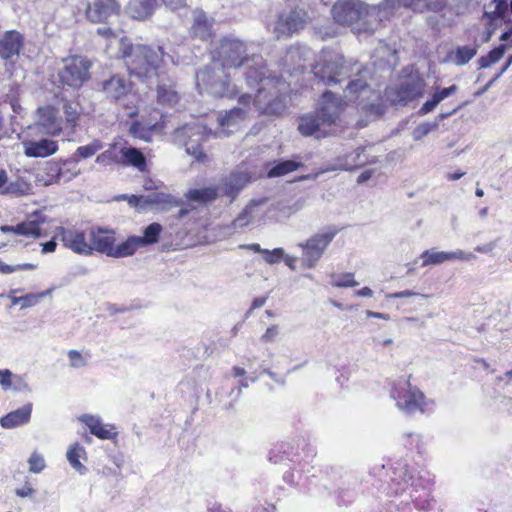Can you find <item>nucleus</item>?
I'll use <instances>...</instances> for the list:
<instances>
[{"instance_id": "obj_19", "label": "nucleus", "mask_w": 512, "mask_h": 512, "mask_svg": "<svg viewBox=\"0 0 512 512\" xmlns=\"http://www.w3.org/2000/svg\"><path fill=\"white\" fill-rule=\"evenodd\" d=\"M120 5L116 0H94L86 9V16L92 22H105L118 16Z\"/></svg>"}, {"instance_id": "obj_27", "label": "nucleus", "mask_w": 512, "mask_h": 512, "mask_svg": "<svg viewBox=\"0 0 512 512\" xmlns=\"http://www.w3.org/2000/svg\"><path fill=\"white\" fill-rule=\"evenodd\" d=\"M32 407V403H27L21 408L11 411L1 417V427L4 429H13L28 424L31 419Z\"/></svg>"}, {"instance_id": "obj_41", "label": "nucleus", "mask_w": 512, "mask_h": 512, "mask_svg": "<svg viewBox=\"0 0 512 512\" xmlns=\"http://www.w3.org/2000/svg\"><path fill=\"white\" fill-rule=\"evenodd\" d=\"M302 164L293 160H285L276 163L267 173L269 178L281 177L297 170Z\"/></svg>"}, {"instance_id": "obj_15", "label": "nucleus", "mask_w": 512, "mask_h": 512, "mask_svg": "<svg viewBox=\"0 0 512 512\" xmlns=\"http://www.w3.org/2000/svg\"><path fill=\"white\" fill-rule=\"evenodd\" d=\"M57 236L61 238L64 246L72 250L74 253L85 256L91 255L89 233L86 234L83 231L58 227Z\"/></svg>"}, {"instance_id": "obj_51", "label": "nucleus", "mask_w": 512, "mask_h": 512, "mask_svg": "<svg viewBox=\"0 0 512 512\" xmlns=\"http://www.w3.org/2000/svg\"><path fill=\"white\" fill-rule=\"evenodd\" d=\"M102 148V143L99 140H94L87 145L78 147L76 150V155H78L80 158H89L95 155Z\"/></svg>"}, {"instance_id": "obj_64", "label": "nucleus", "mask_w": 512, "mask_h": 512, "mask_svg": "<svg viewBox=\"0 0 512 512\" xmlns=\"http://www.w3.org/2000/svg\"><path fill=\"white\" fill-rule=\"evenodd\" d=\"M41 247L43 254L52 253L56 250L57 243L54 240H50L46 243H42Z\"/></svg>"}, {"instance_id": "obj_22", "label": "nucleus", "mask_w": 512, "mask_h": 512, "mask_svg": "<svg viewBox=\"0 0 512 512\" xmlns=\"http://www.w3.org/2000/svg\"><path fill=\"white\" fill-rule=\"evenodd\" d=\"M89 240L91 242V254L93 251H97L112 257L115 247L114 232L93 228L89 231Z\"/></svg>"}, {"instance_id": "obj_9", "label": "nucleus", "mask_w": 512, "mask_h": 512, "mask_svg": "<svg viewBox=\"0 0 512 512\" xmlns=\"http://www.w3.org/2000/svg\"><path fill=\"white\" fill-rule=\"evenodd\" d=\"M251 99L252 95L249 92H243L239 97V103L243 107H236L224 114H219L217 116L219 128L213 132V135L219 138L227 137L237 130L247 118Z\"/></svg>"}, {"instance_id": "obj_5", "label": "nucleus", "mask_w": 512, "mask_h": 512, "mask_svg": "<svg viewBox=\"0 0 512 512\" xmlns=\"http://www.w3.org/2000/svg\"><path fill=\"white\" fill-rule=\"evenodd\" d=\"M235 77L231 71L221 65L215 67V62L211 61L196 74V86L200 93L214 97H234L243 93L242 84L232 81Z\"/></svg>"}, {"instance_id": "obj_45", "label": "nucleus", "mask_w": 512, "mask_h": 512, "mask_svg": "<svg viewBox=\"0 0 512 512\" xmlns=\"http://www.w3.org/2000/svg\"><path fill=\"white\" fill-rule=\"evenodd\" d=\"M311 51L305 46H293L291 47L286 55V61L292 63H298V67H303L300 62L306 61L310 58Z\"/></svg>"}, {"instance_id": "obj_57", "label": "nucleus", "mask_w": 512, "mask_h": 512, "mask_svg": "<svg viewBox=\"0 0 512 512\" xmlns=\"http://www.w3.org/2000/svg\"><path fill=\"white\" fill-rule=\"evenodd\" d=\"M279 335V327L277 325H272L268 327L265 333L261 336L260 340L263 343H271L276 340Z\"/></svg>"}, {"instance_id": "obj_7", "label": "nucleus", "mask_w": 512, "mask_h": 512, "mask_svg": "<svg viewBox=\"0 0 512 512\" xmlns=\"http://www.w3.org/2000/svg\"><path fill=\"white\" fill-rule=\"evenodd\" d=\"M213 134L211 129L200 122L187 124L175 131V142L185 147L186 153L199 162H205L207 155L201 149V142Z\"/></svg>"}, {"instance_id": "obj_12", "label": "nucleus", "mask_w": 512, "mask_h": 512, "mask_svg": "<svg viewBox=\"0 0 512 512\" xmlns=\"http://www.w3.org/2000/svg\"><path fill=\"white\" fill-rule=\"evenodd\" d=\"M47 222V216L39 211H36L29 214L23 222L18 223L15 226H0V231L3 233H13L15 235L37 239L47 236V232L43 228V225Z\"/></svg>"}, {"instance_id": "obj_4", "label": "nucleus", "mask_w": 512, "mask_h": 512, "mask_svg": "<svg viewBox=\"0 0 512 512\" xmlns=\"http://www.w3.org/2000/svg\"><path fill=\"white\" fill-rule=\"evenodd\" d=\"M380 6L368 7L360 0H340L332 8L334 20L352 26L357 32L372 33L382 21Z\"/></svg>"}, {"instance_id": "obj_1", "label": "nucleus", "mask_w": 512, "mask_h": 512, "mask_svg": "<svg viewBox=\"0 0 512 512\" xmlns=\"http://www.w3.org/2000/svg\"><path fill=\"white\" fill-rule=\"evenodd\" d=\"M246 44L233 36H227L220 40L219 46L213 53L212 61L215 67L219 65L231 71L233 75L245 67V83L251 90H256L253 97V106L260 113L278 114L285 108L283 95L286 91V83L280 79L266 77L265 66L262 57H248Z\"/></svg>"}, {"instance_id": "obj_24", "label": "nucleus", "mask_w": 512, "mask_h": 512, "mask_svg": "<svg viewBox=\"0 0 512 512\" xmlns=\"http://www.w3.org/2000/svg\"><path fill=\"white\" fill-rule=\"evenodd\" d=\"M250 181V177L245 172H237L231 174L222 183L217 185L220 196H227L233 201L239 192L247 185Z\"/></svg>"}, {"instance_id": "obj_13", "label": "nucleus", "mask_w": 512, "mask_h": 512, "mask_svg": "<svg viewBox=\"0 0 512 512\" xmlns=\"http://www.w3.org/2000/svg\"><path fill=\"white\" fill-rule=\"evenodd\" d=\"M77 162L78 160L76 158L64 161L63 165L73 164L71 169L64 171L60 163L55 161H48L43 165L42 168L37 171L35 175V181L39 185L50 186L59 183L67 173H69V176L66 178V180H70L79 174V171L76 170Z\"/></svg>"}, {"instance_id": "obj_6", "label": "nucleus", "mask_w": 512, "mask_h": 512, "mask_svg": "<svg viewBox=\"0 0 512 512\" xmlns=\"http://www.w3.org/2000/svg\"><path fill=\"white\" fill-rule=\"evenodd\" d=\"M342 111V103L332 92H325L322 97V104L318 116L306 115L300 119L299 131L305 136L318 134L321 124L331 125L338 118Z\"/></svg>"}, {"instance_id": "obj_47", "label": "nucleus", "mask_w": 512, "mask_h": 512, "mask_svg": "<svg viewBox=\"0 0 512 512\" xmlns=\"http://www.w3.org/2000/svg\"><path fill=\"white\" fill-rule=\"evenodd\" d=\"M63 113L65 115L66 123L72 128L75 127L80 115L78 104L66 101L63 104Z\"/></svg>"}, {"instance_id": "obj_60", "label": "nucleus", "mask_w": 512, "mask_h": 512, "mask_svg": "<svg viewBox=\"0 0 512 512\" xmlns=\"http://www.w3.org/2000/svg\"><path fill=\"white\" fill-rule=\"evenodd\" d=\"M505 50H506V46L500 45L499 47L490 51L487 55L490 59V63L494 64V63L498 62L503 57Z\"/></svg>"}, {"instance_id": "obj_40", "label": "nucleus", "mask_w": 512, "mask_h": 512, "mask_svg": "<svg viewBox=\"0 0 512 512\" xmlns=\"http://www.w3.org/2000/svg\"><path fill=\"white\" fill-rule=\"evenodd\" d=\"M85 455V449L79 445V443H75L71 445L66 453L67 460L69 464L80 474H83L86 470V467L80 462V459Z\"/></svg>"}, {"instance_id": "obj_48", "label": "nucleus", "mask_w": 512, "mask_h": 512, "mask_svg": "<svg viewBox=\"0 0 512 512\" xmlns=\"http://www.w3.org/2000/svg\"><path fill=\"white\" fill-rule=\"evenodd\" d=\"M27 463L29 466V472L34 474H39L46 468V461L44 459V456L37 451L31 453L27 460Z\"/></svg>"}, {"instance_id": "obj_39", "label": "nucleus", "mask_w": 512, "mask_h": 512, "mask_svg": "<svg viewBox=\"0 0 512 512\" xmlns=\"http://www.w3.org/2000/svg\"><path fill=\"white\" fill-rule=\"evenodd\" d=\"M420 259L422 260V267L450 262L448 251H438L435 249L425 250L421 253Z\"/></svg>"}, {"instance_id": "obj_62", "label": "nucleus", "mask_w": 512, "mask_h": 512, "mask_svg": "<svg viewBox=\"0 0 512 512\" xmlns=\"http://www.w3.org/2000/svg\"><path fill=\"white\" fill-rule=\"evenodd\" d=\"M497 246V240L488 242L483 245H478L475 247V251L483 254H489L491 253Z\"/></svg>"}, {"instance_id": "obj_28", "label": "nucleus", "mask_w": 512, "mask_h": 512, "mask_svg": "<svg viewBox=\"0 0 512 512\" xmlns=\"http://www.w3.org/2000/svg\"><path fill=\"white\" fill-rule=\"evenodd\" d=\"M161 118L162 114L157 110H153L147 120L134 122L130 127V132L134 137L148 141L151 137L152 130L158 127Z\"/></svg>"}, {"instance_id": "obj_3", "label": "nucleus", "mask_w": 512, "mask_h": 512, "mask_svg": "<svg viewBox=\"0 0 512 512\" xmlns=\"http://www.w3.org/2000/svg\"><path fill=\"white\" fill-rule=\"evenodd\" d=\"M97 33L108 40L109 46L119 45L121 57L131 75L139 78H151L157 76L161 66L167 64L168 61L174 63L173 58L166 55L161 47L153 49L141 44L132 45L128 43L127 39L119 37L106 27L98 28Z\"/></svg>"}, {"instance_id": "obj_18", "label": "nucleus", "mask_w": 512, "mask_h": 512, "mask_svg": "<svg viewBox=\"0 0 512 512\" xmlns=\"http://www.w3.org/2000/svg\"><path fill=\"white\" fill-rule=\"evenodd\" d=\"M38 119L31 130H42L45 134L50 136L59 135L62 131V121L58 116V112L53 107L39 108Z\"/></svg>"}, {"instance_id": "obj_54", "label": "nucleus", "mask_w": 512, "mask_h": 512, "mask_svg": "<svg viewBox=\"0 0 512 512\" xmlns=\"http://www.w3.org/2000/svg\"><path fill=\"white\" fill-rule=\"evenodd\" d=\"M419 94H420V88L415 85L412 87H405V88L401 87L400 94H399L400 101L407 102V101L413 100Z\"/></svg>"}, {"instance_id": "obj_8", "label": "nucleus", "mask_w": 512, "mask_h": 512, "mask_svg": "<svg viewBox=\"0 0 512 512\" xmlns=\"http://www.w3.org/2000/svg\"><path fill=\"white\" fill-rule=\"evenodd\" d=\"M391 396L396 401L397 407L406 413L425 411L424 394L418 388L412 387L407 379H399L395 382Z\"/></svg>"}, {"instance_id": "obj_63", "label": "nucleus", "mask_w": 512, "mask_h": 512, "mask_svg": "<svg viewBox=\"0 0 512 512\" xmlns=\"http://www.w3.org/2000/svg\"><path fill=\"white\" fill-rule=\"evenodd\" d=\"M166 7L176 10L186 5L187 0H162Z\"/></svg>"}, {"instance_id": "obj_56", "label": "nucleus", "mask_w": 512, "mask_h": 512, "mask_svg": "<svg viewBox=\"0 0 512 512\" xmlns=\"http://www.w3.org/2000/svg\"><path fill=\"white\" fill-rule=\"evenodd\" d=\"M121 199H126L131 206L136 207L139 210H145V195H122Z\"/></svg>"}, {"instance_id": "obj_10", "label": "nucleus", "mask_w": 512, "mask_h": 512, "mask_svg": "<svg viewBox=\"0 0 512 512\" xmlns=\"http://www.w3.org/2000/svg\"><path fill=\"white\" fill-rule=\"evenodd\" d=\"M309 16L303 8L295 7L279 14L275 21L272 33L277 39L291 37L304 29L309 21Z\"/></svg>"}, {"instance_id": "obj_37", "label": "nucleus", "mask_w": 512, "mask_h": 512, "mask_svg": "<svg viewBox=\"0 0 512 512\" xmlns=\"http://www.w3.org/2000/svg\"><path fill=\"white\" fill-rule=\"evenodd\" d=\"M141 247L140 236H130L125 241L114 247L112 257L123 258L131 256Z\"/></svg>"}, {"instance_id": "obj_38", "label": "nucleus", "mask_w": 512, "mask_h": 512, "mask_svg": "<svg viewBox=\"0 0 512 512\" xmlns=\"http://www.w3.org/2000/svg\"><path fill=\"white\" fill-rule=\"evenodd\" d=\"M507 9L505 0H492L485 6L484 17L488 19L489 24H494L503 17Z\"/></svg>"}, {"instance_id": "obj_29", "label": "nucleus", "mask_w": 512, "mask_h": 512, "mask_svg": "<svg viewBox=\"0 0 512 512\" xmlns=\"http://www.w3.org/2000/svg\"><path fill=\"white\" fill-rule=\"evenodd\" d=\"M156 4V0H128L126 10L132 18L144 20L152 15Z\"/></svg>"}, {"instance_id": "obj_14", "label": "nucleus", "mask_w": 512, "mask_h": 512, "mask_svg": "<svg viewBox=\"0 0 512 512\" xmlns=\"http://www.w3.org/2000/svg\"><path fill=\"white\" fill-rule=\"evenodd\" d=\"M336 235L335 230H327L315 234L308 239L303 247L302 260L306 267L312 268L322 256L328 244L333 240Z\"/></svg>"}, {"instance_id": "obj_49", "label": "nucleus", "mask_w": 512, "mask_h": 512, "mask_svg": "<svg viewBox=\"0 0 512 512\" xmlns=\"http://www.w3.org/2000/svg\"><path fill=\"white\" fill-rule=\"evenodd\" d=\"M438 127V121L420 123L414 128L412 132V138L415 141H420L423 137L427 136L430 132L436 130Z\"/></svg>"}, {"instance_id": "obj_43", "label": "nucleus", "mask_w": 512, "mask_h": 512, "mask_svg": "<svg viewBox=\"0 0 512 512\" xmlns=\"http://www.w3.org/2000/svg\"><path fill=\"white\" fill-rule=\"evenodd\" d=\"M163 228L159 223H151L144 231L143 236H140V244L142 247L156 244L159 241L160 234Z\"/></svg>"}, {"instance_id": "obj_30", "label": "nucleus", "mask_w": 512, "mask_h": 512, "mask_svg": "<svg viewBox=\"0 0 512 512\" xmlns=\"http://www.w3.org/2000/svg\"><path fill=\"white\" fill-rule=\"evenodd\" d=\"M119 153L121 154L120 163L123 165L133 166L141 172L146 170V158L137 148L123 146Z\"/></svg>"}, {"instance_id": "obj_61", "label": "nucleus", "mask_w": 512, "mask_h": 512, "mask_svg": "<svg viewBox=\"0 0 512 512\" xmlns=\"http://www.w3.org/2000/svg\"><path fill=\"white\" fill-rule=\"evenodd\" d=\"M413 296H417V297H421V298H426L427 297V295L416 293V292H413L411 290H404V291H401V292H396V293L388 294L387 298L397 299V298H409V297H413Z\"/></svg>"}, {"instance_id": "obj_23", "label": "nucleus", "mask_w": 512, "mask_h": 512, "mask_svg": "<svg viewBox=\"0 0 512 512\" xmlns=\"http://www.w3.org/2000/svg\"><path fill=\"white\" fill-rule=\"evenodd\" d=\"M192 38L206 41L213 35V21L202 10L192 12V23L189 27Z\"/></svg>"}, {"instance_id": "obj_59", "label": "nucleus", "mask_w": 512, "mask_h": 512, "mask_svg": "<svg viewBox=\"0 0 512 512\" xmlns=\"http://www.w3.org/2000/svg\"><path fill=\"white\" fill-rule=\"evenodd\" d=\"M34 493V488L28 482H26L23 487L17 488L15 490V494L20 498H30L34 495Z\"/></svg>"}, {"instance_id": "obj_46", "label": "nucleus", "mask_w": 512, "mask_h": 512, "mask_svg": "<svg viewBox=\"0 0 512 512\" xmlns=\"http://www.w3.org/2000/svg\"><path fill=\"white\" fill-rule=\"evenodd\" d=\"M331 285L338 288H349L358 285L352 273H339L331 276Z\"/></svg>"}, {"instance_id": "obj_35", "label": "nucleus", "mask_w": 512, "mask_h": 512, "mask_svg": "<svg viewBox=\"0 0 512 512\" xmlns=\"http://www.w3.org/2000/svg\"><path fill=\"white\" fill-rule=\"evenodd\" d=\"M476 54L477 48L475 46H459L447 54L445 61L462 66L467 64Z\"/></svg>"}, {"instance_id": "obj_36", "label": "nucleus", "mask_w": 512, "mask_h": 512, "mask_svg": "<svg viewBox=\"0 0 512 512\" xmlns=\"http://www.w3.org/2000/svg\"><path fill=\"white\" fill-rule=\"evenodd\" d=\"M185 197L192 202L207 203L220 197V192L217 186H210L200 189H190L186 192Z\"/></svg>"}, {"instance_id": "obj_16", "label": "nucleus", "mask_w": 512, "mask_h": 512, "mask_svg": "<svg viewBox=\"0 0 512 512\" xmlns=\"http://www.w3.org/2000/svg\"><path fill=\"white\" fill-rule=\"evenodd\" d=\"M372 150L373 146H368L364 148H358L349 154L339 156L336 160V163L328 170H350L361 167L368 163H375L377 159L376 156L370 154Z\"/></svg>"}, {"instance_id": "obj_21", "label": "nucleus", "mask_w": 512, "mask_h": 512, "mask_svg": "<svg viewBox=\"0 0 512 512\" xmlns=\"http://www.w3.org/2000/svg\"><path fill=\"white\" fill-rule=\"evenodd\" d=\"M264 203V199L250 201L241 213L233 220L232 227L235 230L242 229L259 222L265 214L262 208Z\"/></svg>"}, {"instance_id": "obj_11", "label": "nucleus", "mask_w": 512, "mask_h": 512, "mask_svg": "<svg viewBox=\"0 0 512 512\" xmlns=\"http://www.w3.org/2000/svg\"><path fill=\"white\" fill-rule=\"evenodd\" d=\"M63 68L59 72L63 84L73 88L81 87L90 77L91 61L83 56H72L64 59Z\"/></svg>"}, {"instance_id": "obj_58", "label": "nucleus", "mask_w": 512, "mask_h": 512, "mask_svg": "<svg viewBox=\"0 0 512 512\" xmlns=\"http://www.w3.org/2000/svg\"><path fill=\"white\" fill-rule=\"evenodd\" d=\"M446 0H426V8L432 12H440L446 7Z\"/></svg>"}, {"instance_id": "obj_53", "label": "nucleus", "mask_w": 512, "mask_h": 512, "mask_svg": "<svg viewBox=\"0 0 512 512\" xmlns=\"http://www.w3.org/2000/svg\"><path fill=\"white\" fill-rule=\"evenodd\" d=\"M448 253L450 261L459 260L464 262H470L477 259V256L471 251L456 249L454 251H448Z\"/></svg>"}, {"instance_id": "obj_44", "label": "nucleus", "mask_w": 512, "mask_h": 512, "mask_svg": "<svg viewBox=\"0 0 512 512\" xmlns=\"http://www.w3.org/2000/svg\"><path fill=\"white\" fill-rule=\"evenodd\" d=\"M31 192V184L24 179H17L8 185H5V188L1 191L2 194H11L14 196L29 195Z\"/></svg>"}, {"instance_id": "obj_20", "label": "nucleus", "mask_w": 512, "mask_h": 512, "mask_svg": "<svg viewBox=\"0 0 512 512\" xmlns=\"http://www.w3.org/2000/svg\"><path fill=\"white\" fill-rule=\"evenodd\" d=\"M24 45L22 34L16 30L6 31L0 37V58L14 62Z\"/></svg>"}, {"instance_id": "obj_55", "label": "nucleus", "mask_w": 512, "mask_h": 512, "mask_svg": "<svg viewBox=\"0 0 512 512\" xmlns=\"http://www.w3.org/2000/svg\"><path fill=\"white\" fill-rule=\"evenodd\" d=\"M264 260L269 264L278 263L284 256V251L282 248H275L272 251L265 250L264 252Z\"/></svg>"}, {"instance_id": "obj_34", "label": "nucleus", "mask_w": 512, "mask_h": 512, "mask_svg": "<svg viewBox=\"0 0 512 512\" xmlns=\"http://www.w3.org/2000/svg\"><path fill=\"white\" fill-rule=\"evenodd\" d=\"M145 199V210L147 208L166 210L178 205V201L173 196L166 193L154 192L149 195H145Z\"/></svg>"}, {"instance_id": "obj_42", "label": "nucleus", "mask_w": 512, "mask_h": 512, "mask_svg": "<svg viewBox=\"0 0 512 512\" xmlns=\"http://www.w3.org/2000/svg\"><path fill=\"white\" fill-rule=\"evenodd\" d=\"M157 98L159 103L169 106L175 105L179 100L178 93L170 84H160L158 86Z\"/></svg>"}, {"instance_id": "obj_17", "label": "nucleus", "mask_w": 512, "mask_h": 512, "mask_svg": "<svg viewBox=\"0 0 512 512\" xmlns=\"http://www.w3.org/2000/svg\"><path fill=\"white\" fill-rule=\"evenodd\" d=\"M22 146L25 156L30 158H46L58 151V142L47 137L27 138Z\"/></svg>"}, {"instance_id": "obj_2", "label": "nucleus", "mask_w": 512, "mask_h": 512, "mask_svg": "<svg viewBox=\"0 0 512 512\" xmlns=\"http://www.w3.org/2000/svg\"><path fill=\"white\" fill-rule=\"evenodd\" d=\"M313 72L325 85H334L347 77L350 78L344 90L345 101L340 99L342 109L348 103L359 101L362 109L380 115L379 106L364 103V98H369L373 94L368 85L370 72L367 68L358 63L345 62L343 57L335 51L322 50L313 66Z\"/></svg>"}, {"instance_id": "obj_32", "label": "nucleus", "mask_w": 512, "mask_h": 512, "mask_svg": "<svg viewBox=\"0 0 512 512\" xmlns=\"http://www.w3.org/2000/svg\"><path fill=\"white\" fill-rule=\"evenodd\" d=\"M103 89L107 96L113 99H120L130 90V84L119 76H113L103 84Z\"/></svg>"}, {"instance_id": "obj_26", "label": "nucleus", "mask_w": 512, "mask_h": 512, "mask_svg": "<svg viewBox=\"0 0 512 512\" xmlns=\"http://www.w3.org/2000/svg\"><path fill=\"white\" fill-rule=\"evenodd\" d=\"M0 386L4 392H31V387L23 376L14 374L9 369H0Z\"/></svg>"}, {"instance_id": "obj_25", "label": "nucleus", "mask_w": 512, "mask_h": 512, "mask_svg": "<svg viewBox=\"0 0 512 512\" xmlns=\"http://www.w3.org/2000/svg\"><path fill=\"white\" fill-rule=\"evenodd\" d=\"M79 420L89 428L91 434L101 440H111L117 435L115 427L111 424L102 423L99 416L83 414L79 417Z\"/></svg>"}, {"instance_id": "obj_50", "label": "nucleus", "mask_w": 512, "mask_h": 512, "mask_svg": "<svg viewBox=\"0 0 512 512\" xmlns=\"http://www.w3.org/2000/svg\"><path fill=\"white\" fill-rule=\"evenodd\" d=\"M116 144H112L109 149L101 153L96 158V163L102 166H108L113 163H120V158L116 154Z\"/></svg>"}, {"instance_id": "obj_31", "label": "nucleus", "mask_w": 512, "mask_h": 512, "mask_svg": "<svg viewBox=\"0 0 512 512\" xmlns=\"http://www.w3.org/2000/svg\"><path fill=\"white\" fill-rule=\"evenodd\" d=\"M18 291V289L11 290L8 295V298L13 306L20 305V309H27L36 306L41 301L42 298L50 295L52 289L42 291L39 293H29L19 297L15 295Z\"/></svg>"}, {"instance_id": "obj_52", "label": "nucleus", "mask_w": 512, "mask_h": 512, "mask_svg": "<svg viewBox=\"0 0 512 512\" xmlns=\"http://www.w3.org/2000/svg\"><path fill=\"white\" fill-rule=\"evenodd\" d=\"M68 359L70 362V367L82 368L85 367L88 363V354L83 355L77 350H70L68 352Z\"/></svg>"}, {"instance_id": "obj_33", "label": "nucleus", "mask_w": 512, "mask_h": 512, "mask_svg": "<svg viewBox=\"0 0 512 512\" xmlns=\"http://www.w3.org/2000/svg\"><path fill=\"white\" fill-rule=\"evenodd\" d=\"M458 91V87L456 85H451L447 88H437L433 93L432 97L427 100L423 106L420 108L419 113L421 115H425L431 111H433L440 102L448 98L449 96L455 94Z\"/></svg>"}]
</instances>
